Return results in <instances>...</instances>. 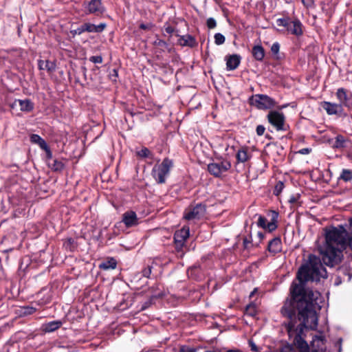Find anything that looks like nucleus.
<instances>
[{"label":"nucleus","mask_w":352,"mask_h":352,"mask_svg":"<svg viewBox=\"0 0 352 352\" xmlns=\"http://www.w3.org/2000/svg\"><path fill=\"white\" fill-rule=\"evenodd\" d=\"M336 96L339 101V104H342V108L345 107L349 109H352V95L348 94L344 88L338 89Z\"/></svg>","instance_id":"13"},{"label":"nucleus","mask_w":352,"mask_h":352,"mask_svg":"<svg viewBox=\"0 0 352 352\" xmlns=\"http://www.w3.org/2000/svg\"><path fill=\"white\" fill-rule=\"evenodd\" d=\"M47 164L54 171H61L64 168V164L55 158L47 162Z\"/></svg>","instance_id":"26"},{"label":"nucleus","mask_w":352,"mask_h":352,"mask_svg":"<svg viewBox=\"0 0 352 352\" xmlns=\"http://www.w3.org/2000/svg\"><path fill=\"white\" fill-rule=\"evenodd\" d=\"M140 28L142 30H146V29H148V25L144 23H141L140 25Z\"/></svg>","instance_id":"55"},{"label":"nucleus","mask_w":352,"mask_h":352,"mask_svg":"<svg viewBox=\"0 0 352 352\" xmlns=\"http://www.w3.org/2000/svg\"><path fill=\"white\" fill-rule=\"evenodd\" d=\"M135 154L140 158L152 157V153L146 147H142L140 150H136Z\"/></svg>","instance_id":"29"},{"label":"nucleus","mask_w":352,"mask_h":352,"mask_svg":"<svg viewBox=\"0 0 352 352\" xmlns=\"http://www.w3.org/2000/svg\"><path fill=\"white\" fill-rule=\"evenodd\" d=\"M34 103L28 99L23 100V111L30 112L34 109Z\"/></svg>","instance_id":"34"},{"label":"nucleus","mask_w":352,"mask_h":352,"mask_svg":"<svg viewBox=\"0 0 352 352\" xmlns=\"http://www.w3.org/2000/svg\"><path fill=\"white\" fill-rule=\"evenodd\" d=\"M62 324L63 322L60 320H53L44 324L43 325V330L47 333L53 332L59 329Z\"/></svg>","instance_id":"21"},{"label":"nucleus","mask_w":352,"mask_h":352,"mask_svg":"<svg viewBox=\"0 0 352 352\" xmlns=\"http://www.w3.org/2000/svg\"><path fill=\"white\" fill-rule=\"evenodd\" d=\"M183 246L184 245L177 246V245H175V248H176L177 251V252H181Z\"/></svg>","instance_id":"57"},{"label":"nucleus","mask_w":352,"mask_h":352,"mask_svg":"<svg viewBox=\"0 0 352 352\" xmlns=\"http://www.w3.org/2000/svg\"><path fill=\"white\" fill-rule=\"evenodd\" d=\"M241 62V56L238 54L229 56L226 58V69L228 71H232L238 67Z\"/></svg>","instance_id":"18"},{"label":"nucleus","mask_w":352,"mask_h":352,"mask_svg":"<svg viewBox=\"0 0 352 352\" xmlns=\"http://www.w3.org/2000/svg\"><path fill=\"white\" fill-rule=\"evenodd\" d=\"M314 305L302 306L292 304L291 300H285L280 309L281 315L289 320L285 323L286 329L290 339L301 352H308L309 346L303 338L305 328L315 329L318 326L317 311Z\"/></svg>","instance_id":"2"},{"label":"nucleus","mask_w":352,"mask_h":352,"mask_svg":"<svg viewBox=\"0 0 352 352\" xmlns=\"http://www.w3.org/2000/svg\"><path fill=\"white\" fill-rule=\"evenodd\" d=\"M284 187V183L281 181H278L274 186V195L276 196H278L283 191Z\"/></svg>","instance_id":"35"},{"label":"nucleus","mask_w":352,"mask_h":352,"mask_svg":"<svg viewBox=\"0 0 352 352\" xmlns=\"http://www.w3.org/2000/svg\"><path fill=\"white\" fill-rule=\"evenodd\" d=\"M296 278L299 283H292L289 296L285 300H291L296 305L300 303L302 306L314 305L315 309H320V303L322 302L320 293L305 288V283L309 280L319 281L321 278H327L326 268L321 263L320 259L310 255L309 263L299 268Z\"/></svg>","instance_id":"1"},{"label":"nucleus","mask_w":352,"mask_h":352,"mask_svg":"<svg viewBox=\"0 0 352 352\" xmlns=\"http://www.w3.org/2000/svg\"><path fill=\"white\" fill-rule=\"evenodd\" d=\"M152 266L148 265L142 270V275L144 277L149 278L151 274Z\"/></svg>","instance_id":"46"},{"label":"nucleus","mask_w":352,"mask_h":352,"mask_svg":"<svg viewBox=\"0 0 352 352\" xmlns=\"http://www.w3.org/2000/svg\"><path fill=\"white\" fill-rule=\"evenodd\" d=\"M248 343H249V345H250L252 351H255V352L258 351L257 346L252 340H250Z\"/></svg>","instance_id":"49"},{"label":"nucleus","mask_w":352,"mask_h":352,"mask_svg":"<svg viewBox=\"0 0 352 352\" xmlns=\"http://www.w3.org/2000/svg\"><path fill=\"white\" fill-rule=\"evenodd\" d=\"M245 314L250 316H254L256 314V306L250 303L248 305L245 307Z\"/></svg>","instance_id":"33"},{"label":"nucleus","mask_w":352,"mask_h":352,"mask_svg":"<svg viewBox=\"0 0 352 352\" xmlns=\"http://www.w3.org/2000/svg\"><path fill=\"white\" fill-rule=\"evenodd\" d=\"M265 131V128L263 125H258L256 129V134L259 136H261L263 135L264 132Z\"/></svg>","instance_id":"47"},{"label":"nucleus","mask_w":352,"mask_h":352,"mask_svg":"<svg viewBox=\"0 0 352 352\" xmlns=\"http://www.w3.org/2000/svg\"><path fill=\"white\" fill-rule=\"evenodd\" d=\"M280 352H296V350L291 345H285L281 348Z\"/></svg>","instance_id":"44"},{"label":"nucleus","mask_w":352,"mask_h":352,"mask_svg":"<svg viewBox=\"0 0 352 352\" xmlns=\"http://www.w3.org/2000/svg\"><path fill=\"white\" fill-rule=\"evenodd\" d=\"M280 50V44L278 42H275L271 47V52L274 55H278Z\"/></svg>","instance_id":"42"},{"label":"nucleus","mask_w":352,"mask_h":352,"mask_svg":"<svg viewBox=\"0 0 352 352\" xmlns=\"http://www.w3.org/2000/svg\"><path fill=\"white\" fill-rule=\"evenodd\" d=\"M38 66L41 70H47V72H52L56 69V64L54 61L49 60H39Z\"/></svg>","instance_id":"20"},{"label":"nucleus","mask_w":352,"mask_h":352,"mask_svg":"<svg viewBox=\"0 0 352 352\" xmlns=\"http://www.w3.org/2000/svg\"><path fill=\"white\" fill-rule=\"evenodd\" d=\"M298 196L292 195L289 199V202L291 204H294L297 201Z\"/></svg>","instance_id":"52"},{"label":"nucleus","mask_w":352,"mask_h":352,"mask_svg":"<svg viewBox=\"0 0 352 352\" xmlns=\"http://www.w3.org/2000/svg\"><path fill=\"white\" fill-rule=\"evenodd\" d=\"M321 107L329 116H336L338 118H346L347 116V113L342 107V104H339V103L323 101L321 102Z\"/></svg>","instance_id":"9"},{"label":"nucleus","mask_w":352,"mask_h":352,"mask_svg":"<svg viewBox=\"0 0 352 352\" xmlns=\"http://www.w3.org/2000/svg\"><path fill=\"white\" fill-rule=\"evenodd\" d=\"M173 166V162L168 158H164L161 164H155L152 169V175L158 184H164L166 177Z\"/></svg>","instance_id":"4"},{"label":"nucleus","mask_w":352,"mask_h":352,"mask_svg":"<svg viewBox=\"0 0 352 352\" xmlns=\"http://www.w3.org/2000/svg\"><path fill=\"white\" fill-rule=\"evenodd\" d=\"M207 26L209 29H213L217 25V22L214 18H208L206 22Z\"/></svg>","instance_id":"43"},{"label":"nucleus","mask_w":352,"mask_h":352,"mask_svg":"<svg viewBox=\"0 0 352 352\" xmlns=\"http://www.w3.org/2000/svg\"><path fill=\"white\" fill-rule=\"evenodd\" d=\"M200 268L198 266H192L190 267L188 270V274L190 277L194 278L195 279H199L200 277L197 276V274L199 272Z\"/></svg>","instance_id":"32"},{"label":"nucleus","mask_w":352,"mask_h":352,"mask_svg":"<svg viewBox=\"0 0 352 352\" xmlns=\"http://www.w3.org/2000/svg\"><path fill=\"white\" fill-rule=\"evenodd\" d=\"M122 222L127 228L133 227L138 224V219L136 213L132 210H128L122 214Z\"/></svg>","instance_id":"15"},{"label":"nucleus","mask_w":352,"mask_h":352,"mask_svg":"<svg viewBox=\"0 0 352 352\" xmlns=\"http://www.w3.org/2000/svg\"><path fill=\"white\" fill-rule=\"evenodd\" d=\"M351 146V141L343 136L342 135H338L335 138V140L331 144L333 149L342 150L344 148H350Z\"/></svg>","instance_id":"14"},{"label":"nucleus","mask_w":352,"mask_h":352,"mask_svg":"<svg viewBox=\"0 0 352 352\" xmlns=\"http://www.w3.org/2000/svg\"><path fill=\"white\" fill-rule=\"evenodd\" d=\"M243 248L245 250H250L253 246V243L252 241V236H249L248 237H245L243 241Z\"/></svg>","instance_id":"36"},{"label":"nucleus","mask_w":352,"mask_h":352,"mask_svg":"<svg viewBox=\"0 0 352 352\" xmlns=\"http://www.w3.org/2000/svg\"><path fill=\"white\" fill-rule=\"evenodd\" d=\"M214 43L215 44L219 45H222L223 43H224L225 42V36L221 34V33H216L214 34Z\"/></svg>","instance_id":"37"},{"label":"nucleus","mask_w":352,"mask_h":352,"mask_svg":"<svg viewBox=\"0 0 352 352\" xmlns=\"http://www.w3.org/2000/svg\"><path fill=\"white\" fill-rule=\"evenodd\" d=\"M22 111V100H18L11 106V111L12 114L20 116L21 113L18 111Z\"/></svg>","instance_id":"31"},{"label":"nucleus","mask_w":352,"mask_h":352,"mask_svg":"<svg viewBox=\"0 0 352 352\" xmlns=\"http://www.w3.org/2000/svg\"><path fill=\"white\" fill-rule=\"evenodd\" d=\"M324 336L322 335L315 336L312 340V346L318 350L322 351L324 344Z\"/></svg>","instance_id":"24"},{"label":"nucleus","mask_w":352,"mask_h":352,"mask_svg":"<svg viewBox=\"0 0 352 352\" xmlns=\"http://www.w3.org/2000/svg\"><path fill=\"white\" fill-rule=\"evenodd\" d=\"M256 292V289H254L250 294V297L251 298L254 294V293Z\"/></svg>","instance_id":"58"},{"label":"nucleus","mask_w":352,"mask_h":352,"mask_svg":"<svg viewBox=\"0 0 352 352\" xmlns=\"http://www.w3.org/2000/svg\"><path fill=\"white\" fill-rule=\"evenodd\" d=\"M340 283H341L340 278V276H337L336 278V280H335V285H338Z\"/></svg>","instance_id":"54"},{"label":"nucleus","mask_w":352,"mask_h":352,"mask_svg":"<svg viewBox=\"0 0 352 352\" xmlns=\"http://www.w3.org/2000/svg\"><path fill=\"white\" fill-rule=\"evenodd\" d=\"M338 179L343 180L344 182H349L352 179V171L349 169H342Z\"/></svg>","instance_id":"30"},{"label":"nucleus","mask_w":352,"mask_h":352,"mask_svg":"<svg viewBox=\"0 0 352 352\" xmlns=\"http://www.w3.org/2000/svg\"><path fill=\"white\" fill-rule=\"evenodd\" d=\"M258 236L259 237L260 241H261L264 238V234H263L261 232H258Z\"/></svg>","instance_id":"56"},{"label":"nucleus","mask_w":352,"mask_h":352,"mask_svg":"<svg viewBox=\"0 0 352 352\" xmlns=\"http://www.w3.org/2000/svg\"><path fill=\"white\" fill-rule=\"evenodd\" d=\"M165 31L166 33L172 34L175 32V28L170 25H168L167 27H165Z\"/></svg>","instance_id":"51"},{"label":"nucleus","mask_w":352,"mask_h":352,"mask_svg":"<svg viewBox=\"0 0 352 352\" xmlns=\"http://www.w3.org/2000/svg\"><path fill=\"white\" fill-rule=\"evenodd\" d=\"M268 122L277 130L285 131L288 125L285 124V117L282 112L270 111L267 114Z\"/></svg>","instance_id":"7"},{"label":"nucleus","mask_w":352,"mask_h":352,"mask_svg":"<svg viewBox=\"0 0 352 352\" xmlns=\"http://www.w3.org/2000/svg\"><path fill=\"white\" fill-rule=\"evenodd\" d=\"M36 311V308L30 306H23V316L33 314Z\"/></svg>","instance_id":"38"},{"label":"nucleus","mask_w":352,"mask_h":352,"mask_svg":"<svg viewBox=\"0 0 352 352\" xmlns=\"http://www.w3.org/2000/svg\"><path fill=\"white\" fill-rule=\"evenodd\" d=\"M206 212V204L200 203L186 209L184 212V217L187 220L200 219L204 217Z\"/></svg>","instance_id":"10"},{"label":"nucleus","mask_w":352,"mask_h":352,"mask_svg":"<svg viewBox=\"0 0 352 352\" xmlns=\"http://www.w3.org/2000/svg\"><path fill=\"white\" fill-rule=\"evenodd\" d=\"M253 57L258 61H262L265 57V50L261 45H254L252 47Z\"/></svg>","instance_id":"22"},{"label":"nucleus","mask_w":352,"mask_h":352,"mask_svg":"<svg viewBox=\"0 0 352 352\" xmlns=\"http://www.w3.org/2000/svg\"><path fill=\"white\" fill-rule=\"evenodd\" d=\"M267 250L270 252L276 254L282 250V242L280 237H275L272 239L267 245Z\"/></svg>","instance_id":"19"},{"label":"nucleus","mask_w":352,"mask_h":352,"mask_svg":"<svg viewBox=\"0 0 352 352\" xmlns=\"http://www.w3.org/2000/svg\"><path fill=\"white\" fill-rule=\"evenodd\" d=\"M42 149L45 151L47 163L54 159V157H52V153L47 144H46V148Z\"/></svg>","instance_id":"39"},{"label":"nucleus","mask_w":352,"mask_h":352,"mask_svg":"<svg viewBox=\"0 0 352 352\" xmlns=\"http://www.w3.org/2000/svg\"><path fill=\"white\" fill-rule=\"evenodd\" d=\"M258 226L265 229V227L267 226V219L264 217L260 215L258 217V222H257Z\"/></svg>","instance_id":"41"},{"label":"nucleus","mask_w":352,"mask_h":352,"mask_svg":"<svg viewBox=\"0 0 352 352\" xmlns=\"http://www.w3.org/2000/svg\"><path fill=\"white\" fill-rule=\"evenodd\" d=\"M252 155V152L248 147H242L238 150L236 157L238 162L245 163L251 159Z\"/></svg>","instance_id":"17"},{"label":"nucleus","mask_w":352,"mask_h":352,"mask_svg":"<svg viewBox=\"0 0 352 352\" xmlns=\"http://www.w3.org/2000/svg\"><path fill=\"white\" fill-rule=\"evenodd\" d=\"M325 241L322 260L326 265L333 267L341 261L342 252L348 245L352 250V230L349 235L343 226L334 227L326 232Z\"/></svg>","instance_id":"3"},{"label":"nucleus","mask_w":352,"mask_h":352,"mask_svg":"<svg viewBox=\"0 0 352 352\" xmlns=\"http://www.w3.org/2000/svg\"><path fill=\"white\" fill-rule=\"evenodd\" d=\"M250 100L252 105L261 110L270 109L276 105V101L265 94L254 95Z\"/></svg>","instance_id":"6"},{"label":"nucleus","mask_w":352,"mask_h":352,"mask_svg":"<svg viewBox=\"0 0 352 352\" xmlns=\"http://www.w3.org/2000/svg\"><path fill=\"white\" fill-rule=\"evenodd\" d=\"M311 151V149L309 148H303L298 151V153L302 154V155H307V154L310 153Z\"/></svg>","instance_id":"48"},{"label":"nucleus","mask_w":352,"mask_h":352,"mask_svg":"<svg viewBox=\"0 0 352 352\" xmlns=\"http://www.w3.org/2000/svg\"><path fill=\"white\" fill-rule=\"evenodd\" d=\"M89 60L94 63H101L102 57L101 56H93L89 58Z\"/></svg>","instance_id":"45"},{"label":"nucleus","mask_w":352,"mask_h":352,"mask_svg":"<svg viewBox=\"0 0 352 352\" xmlns=\"http://www.w3.org/2000/svg\"><path fill=\"white\" fill-rule=\"evenodd\" d=\"M271 216V220L270 222L267 223V226L265 227V229L268 230L269 232H272L276 229L278 213L275 211H272Z\"/></svg>","instance_id":"23"},{"label":"nucleus","mask_w":352,"mask_h":352,"mask_svg":"<svg viewBox=\"0 0 352 352\" xmlns=\"http://www.w3.org/2000/svg\"><path fill=\"white\" fill-rule=\"evenodd\" d=\"M105 28L106 24L104 23H100L97 25L90 23H85L76 29L71 30V34L74 36L75 35H80L85 32H102Z\"/></svg>","instance_id":"11"},{"label":"nucleus","mask_w":352,"mask_h":352,"mask_svg":"<svg viewBox=\"0 0 352 352\" xmlns=\"http://www.w3.org/2000/svg\"><path fill=\"white\" fill-rule=\"evenodd\" d=\"M227 352H241V351L239 350H229Z\"/></svg>","instance_id":"59"},{"label":"nucleus","mask_w":352,"mask_h":352,"mask_svg":"<svg viewBox=\"0 0 352 352\" xmlns=\"http://www.w3.org/2000/svg\"><path fill=\"white\" fill-rule=\"evenodd\" d=\"M287 106V104L283 105V106L280 107V109H283V108L286 107Z\"/></svg>","instance_id":"60"},{"label":"nucleus","mask_w":352,"mask_h":352,"mask_svg":"<svg viewBox=\"0 0 352 352\" xmlns=\"http://www.w3.org/2000/svg\"><path fill=\"white\" fill-rule=\"evenodd\" d=\"M153 45L155 46L161 47H164V48L168 47V43L166 41H164V40H162L160 38L155 39V41L153 42Z\"/></svg>","instance_id":"40"},{"label":"nucleus","mask_w":352,"mask_h":352,"mask_svg":"<svg viewBox=\"0 0 352 352\" xmlns=\"http://www.w3.org/2000/svg\"><path fill=\"white\" fill-rule=\"evenodd\" d=\"M276 23L278 26H283L285 28L289 33L296 36H299L302 34V25L298 19L292 21L288 17L279 18L276 19Z\"/></svg>","instance_id":"5"},{"label":"nucleus","mask_w":352,"mask_h":352,"mask_svg":"<svg viewBox=\"0 0 352 352\" xmlns=\"http://www.w3.org/2000/svg\"><path fill=\"white\" fill-rule=\"evenodd\" d=\"M231 168V164L228 160H221L210 163L208 165V171L215 177H220L224 173Z\"/></svg>","instance_id":"8"},{"label":"nucleus","mask_w":352,"mask_h":352,"mask_svg":"<svg viewBox=\"0 0 352 352\" xmlns=\"http://www.w3.org/2000/svg\"><path fill=\"white\" fill-rule=\"evenodd\" d=\"M117 266V261L113 258H109L107 261L101 263L99 265L100 269L108 270H113Z\"/></svg>","instance_id":"25"},{"label":"nucleus","mask_w":352,"mask_h":352,"mask_svg":"<svg viewBox=\"0 0 352 352\" xmlns=\"http://www.w3.org/2000/svg\"><path fill=\"white\" fill-rule=\"evenodd\" d=\"M189 236V230L182 228L175 232L174 235L175 243L177 246L184 245L186 240Z\"/></svg>","instance_id":"16"},{"label":"nucleus","mask_w":352,"mask_h":352,"mask_svg":"<svg viewBox=\"0 0 352 352\" xmlns=\"http://www.w3.org/2000/svg\"><path fill=\"white\" fill-rule=\"evenodd\" d=\"M180 40L184 41L182 43V45L183 46H188L192 47L197 45L196 40L190 34H186L181 36Z\"/></svg>","instance_id":"27"},{"label":"nucleus","mask_w":352,"mask_h":352,"mask_svg":"<svg viewBox=\"0 0 352 352\" xmlns=\"http://www.w3.org/2000/svg\"><path fill=\"white\" fill-rule=\"evenodd\" d=\"M30 141L34 144H38L41 148H46V142L38 135L32 134L30 135Z\"/></svg>","instance_id":"28"},{"label":"nucleus","mask_w":352,"mask_h":352,"mask_svg":"<svg viewBox=\"0 0 352 352\" xmlns=\"http://www.w3.org/2000/svg\"><path fill=\"white\" fill-rule=\"evenodd\" d=\"M83 7L87 14L99 15L104 12V8L101 0H91L84 2Z\"/></svg>","instance_id":"12"},{"label":"nucleus","mask_w":352,"mask_h":352,"mask_svg":"<svg viewBox=\"0 0 352 352\" xmlns=\"http://www.w3.org/2000/svg\"><path fill=\"white\" fill-rule=\"evenodd\" d=\"M305 6H311L314 3V0H301Z\"/></svg>","instance_id":"53"},{"label":"nucleus","mask_w":352,"mask_h":352,"mask_svg":"<svg viewBox=\"0 0 352 352\" xmlns=\"http://www.w3.org/2000/svg\"><path fill=\"white\" fill-rule=\"evenodd\" d=\"M111 79L113 81L116 80L118 74L116 69H113L112 74H110Z\"/></svg>","instance_id":"50"},{"label":"nucleus","mask_w":352,"mask_h":352,"mask_svg":"<svg viewBox=\"0 0 352 352\" xmlns=\"http://www.w3.org/2000/svg\"><path fill=\"white\" fill-rule=\"evenodd\" d=\"M342 269L339 268V272H342Z\"/></svg>","instance_id":"61"}]
</instances>
